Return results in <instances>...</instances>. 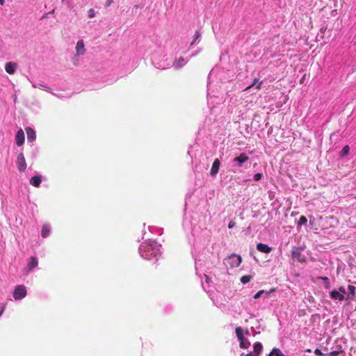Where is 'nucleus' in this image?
Returning <instances> with one entry per match:
<instances>
[{
  "label": "nucleus",
  "mask_w": 356,
  "mask_h": 356,
  "mask_svg": "<svg viewBox=\"0 0 356 356\" xmlns=\"http://www.w3.org/2000/svg\"><path fill=\"white\" fill-rule=\"evenodd\" d=\"M346 290L344 286H340L338 289L332 290L330 293V297L333 300L343 301L346 298Z\"/></svg>",
  "instance_id": "5"
},
{
  "label": "nucleus",
  "mask_w": 356,
  "mask_h": 356,
  "mask_svg": "<svg viewBox=\"0 0 356 356\" xmlns=\"http://www.w3.org/2000/svg\"><path fill=\"white\" fill-rule=\"evenodd\" d=\"M48 15H49V13H47L44 14V15H42V19H44V18L47 17H48Z\"/></svg>",
  "instance_id": "40"
},
{
  "label": "nucleus",
  "mask_w": 356,
  "mask_h": 356,
  "mask_svg": "<svg viewBox=\"0 0 356 356\" xmlns=\"http://www.w3.org/2000/svg\"><path fill=\"white\" fill-rule=\"evenodd\" d=\"M236 335L240 342V348L248 349L250 346V342L244 337V331L241 327L236 328Z\"/></svg>",
  "instance_id": "4"
},
{
  "label": "nucleus",
  "mask_w": 356,
  "mask_h": 356,
  "mask_svg": "<svg viewBox=\"0 0 356 356\" xmlns=\"http://www.w3.org/2000/svg\"><path fill=\"white\" fill-rule=\"evenodd\" d=\"M41 182L42 177L40 175L34 176L30 179V184L35 187H39Z\"/></svg>",
  "instance_id": "18"
},
{
  "label": "nucleus",
  "mask_w": 356,
  "mask_h": 356,
  "mask_svg": "<svg viewBox=\"0 0 356 356\" xmlns=\"http://www.w3.org/2000/svg\"><path fill=\"white\" fill-rule=\"evenodd\" d=\"M350 147L348 145H345L341 151V156H346L349 154Z\"/></svg>",
  "instance_id": "25"
},
{
  "label": "nucleus",
  "mask_w": 356,
  "mask_h": 356,
  "mask_svg": "<svg viewBox=\"0 0 356 356\" xmlns=\"http://www.w3.org/2000/svg\"><path fill=\"white\" fill-rule=\"evenodd\" d=\"M17 68V64L15 62H8L5 65V70L9 74H13Z\"/></svg>",
  "instance_id": "11"
},
{
  "label": "nucleus",
  "mask_w": 356,
  "mask_h": 356,
  "mask_svg": "<svg viewBox=\"0 0 356 356\" xmlns=\"http://www.w3.org/2000/svg\"><path fill=\"white\" fill-rule=\"evenodd\" d=\"M17 165L19 172H24L26 169V163L23 153H19L17 157Z\"/></svg>",
  "instance_id": "8"
},
{
  "label": "nucleus",
  "mask_w": 356,
  "mask_h": 356,
  "mask_svg": "<svg viewBox=\"0 0 356 356\" xmlns=\"http://www.w3.org/2000/svg\"><path fill=\"white\" fill-rule=\"evenodd\" d=\"M348 293L346 296V300H351L354 298L355 295V287L353 285H348Z\"/></svg>",
  "instance_id": "21"
},
{
  "label": "nucleus",
  "mask_w": 356,
  "mask_h": 356,
  "mask_svg": "<svg viewBox=\"0 0 356 356\" xmlns=\"http://www.w3.org/2000/svg\"><path fill=\"white\" fill-rule=\"evenodd\" d=\"M51 231V225L48 223H45L42 225V230H41V236L42 238H47L48 237Z\"/></svg>",
  "instance_id": "14"
},
{
  "label": "nucleus",
  "mask_w": 356,
  "mask_h": 356,
  "mask_svg": "<svg viewBox=\"0 0 356 356\" xmlns=\"http://www.w3.org/2000/svg\"><path fill=\"white\" fill-rule=\"evenodd\" d=\"M314 217L310 216V217H309V224H310L311 225H314Z\"/></svg>",
  "instance_id": "36"
},
{
  "label": "nucleus",
  "mask_w": 356,
  "mask_h": 356,
  "mask_svg": "<svg viewBox=\"0 0 356 356\" xmlns=\"http://www.w3.org/2000/svg\"><path fill=\"white\" fill-rule=\"evenodd\" d=\"M31 83L33 88H38L44 90L48 92L50 90V88L49 87H47L43 82H41V81L40 82H35V81H31Z\"/></svg>",
  "instance_id": "20"
},
{
  "label": "nucleus",
  "mask_w": 356,
  "mask_h": 356,
  "mask_svg": "<svg viewBox=\"0 0 356 356\" xmlns=\"http://www.w3.org/2000/svg\"><path fill=\"white\" fill-rule=\"evenodd\" d=\"M197 266H198V263H197V261L195 260V268H196V273H197V274H199V273H198Z\"/></svg>",
  "instance_id": "38"
},
{
  "label": "nucleus",
  "mask_w": 356,
  "mask_h": 356,
  "mask_svg": "<svg viewBox=\"0 0 356 356\" xmlns=\"http://www.w3.org/2000/svg\"><path fill=\"white\" fill-rule=\"evenodd\" d=\"M54 12H55V10H52L51 11L49 12L48 13H49V15H50V14H54Z\"/></svg>",
  "instance_id": "43"
},
{
  "label": "nucleus",
  "mask_w": 356,
  "mask_h": 356,
  "mask_svg": "<svg viewBox=\"0 0 356 356\" xmlns=\"http://www.w3.org/2000/svg\"><path fill=\"white\" fill-rule=\"evenodd\" d=\"M257 249L261 252L269 253L271 251V248L264 243H258L257 245Z\"/></svg>",
  "instance_id": "19"
},
{
  "label": "nucleus",
  "mask_w": 356,
  "mask_h": 356,
  "mask_svg": "<svg viewBox=\"0 0 356 356\" xmlns=\"http://www.w3.org/2000/svg\"><path fill=\"white\" fill-rule=\"evenodd\" d=\"M275 288H272L269 291L260 290L254 296V298L258 299L261 297L264 293H266V297H268L270 293L275 292Z\"/></svg>",
  "instance_id": "16"
},
{
  "label": "nucleus",
  "mask_w": 356,
  "mask_h": 356,
  "mask_svg": "<svg viewBox=\"0 0 356 356\" xmlns=\"http://www.w3.org/2000/svg\"><path fill=\"white\" fill-rule=\"evenodd\" d=\"M330 354L331 356H337V355H338L339 352L334 350V351H332Z\"/></svg>",
  "instance_id": "34"
},
{
  "label": "nucleus",
  "mask_w": 356,
  "mask_h": 356,
  "mask_svg": "<svg viewBox=\"0 0 356 356\" xmlns=\"http://www.w3.org/2000/svg\"><path fill=\"white\" fill-rule=\"evenodd\" d=\"M249 160V156L245 153H241L231 161L232 170L236 172L238 168L243 167Z\"/></svg>",
  "instance_id": "2"
},
{
  "label": "nucleus",
  "mask_w": 356,
  "mask_h": 356,
  "mask_svg": "<svg viewBox=\"0 0 356 356\" xmlns=\"http://www.w3.org/2000/svg\"><path fill=\"white\" fill-rule=\"evenodd\" d=\"M204 277H205V279H206V282H209V280H210V279L209 278V277H208L207 275H205V274H204Z\"/></svg>",
  "instance_id": "39"
},
{
  "label": "nucleus",
  "mask_w": 356,
  "mask_h": 356,
  "mask_svg": "<svg viewBox=\"0 0 356 356\" xmlns=\"http://www.w3.org/2000/svg\"><path fill=\"white\" fill-rule=\"evenodd\" d=\"M355 310L356 311V306H355Z\"/></svg>",
  "instance_id": "44"
},
{
  "label": "nucleus",
  "mask_w": 356,
  "mask_h": 356,
  "mask_svg": "<svg viewBox=\"0 0 356 356\" xmlns=\"http://www.w3.org/2000/svg\"><path fill=\"white\" fill-rule=\"evenodd\" d=\"M26 294V287L23 284H20L15 286L13 293V296L15 300H20L24 298Z\"/></svg>",
  "instance_id": "6"
},
{
  "label": "nucleus",
  "mask_w": 356,
  "mask_h": 356,
  "mask_svg": "<svg viewBox=\"0 0 356 356\" xmlns=\"http://www.w3.org/2000/svg\"><path fill=\"white\" fill-rule=\"evenodd\" d=\"M307 222V218L305 216H302L299 219L298 225L301 226V225L306 224Z\"/></svg>",
  "instance_id": "28"
},
{
  "label": "nucleus",
  "mask_w": 356,
  "mask_h": 356,
  "mask_svg": "<svg viewBox=\"0 0 356 356\" xmlns=\"http://www.w3.org/2000/svg\"><path fill=\"white\" fill-rule=\"evenodd\" d=\"M15 141L17 146H21L24 143V131L20 129L15 134Z\"/></svg>",
  "instance_id": "10"
},
{
  "label": "nucleus",
  "mask_w": 356,
  "mask_h": 356,
  "mask_svg": "<svg viewBox=\"0 0 356 356\" xmlns=\"http://www.w3.org/2000/svg\"><path fill=\"white\" fill-rule=\"evenodd\" d=\"M245 356H254V355L252 353H249L246 354Z\"/></svg>",
  "instance_id": "41"
},
{
  "label": "nucleus",
  "mask_w": 356,
  "mask_h": 356,
  "mask_svg": "<svg viewBox=\"0 0 356 356\" xmlns=\"http://www.w3.org/2000/svg\"><path fill=\"white\" fill-rule=\"evenodd\" d=\"M138 252L145 259L157 261L161 256V245L154 240H148L140 244Z\"/></svg>",
  "instance_id": "1"
},
{
  "label": "nucleus",
  "mask_w": 356,
  "mask_h": 356,
  "mask_svg": "<svg viewBox=\"0 0 356 356\" xmlns=\"http://www.w3.org/2000/svg\"><path fill=\"white\" fill-rule=\"evenodd\" d=\"M95 15L94 9L91 8L88 11V16L89 18H93Z\"/></svg>",
  "instance_id": "29"
},
{
  "label": "nucleus",
  "mask_w": 356,
  "mask_h": 356,
  "mask_svg": "<svg viewBox=\"0 0 356 356\" xmlns=\"http://www.w3.org/2000/svg\"><path fill=\"white\" fill-rule=\"evenodd\" d=\"M242 261V258L236 254H232L224 259V264L227 268H234L239 266Z\"/></svg>",
  "instance_id": "3"
},
{
  "label": "nucleus",
  "mask_w": 356,
  "mask_h": 356,
  "mask_svg": "<svg viewBox=\"0 0 356 356\" xmlns=\"http://www.w3.org/2000/svg\"><path fill=\"white\" fill-rule=\"evenodd\" d=\"M26 135H27V140L29 142H33L36 138V134L35 131L31 127H26L25 129Z\"/></svg>",
  "instance_id": "15"
},
{
  "label": "nucleus",
  "mask_w": 356,
  "mask_h": 356,
  "mask_svg": "<svg viewBox=\"0 0 356 356\" xmlns=\"http://www.w3.org/2000/svg\"><path fill=\"white\" fill-rule=\"evenodd\" d=\"M268 356H284V355L279 348H274Z\"/></svg>",
  "instance_id": "24"
},
{
  "label": "nucleus",
  "mask_w": 356,
  "mask_h": 356,
  "mask_svg": "<svg viewBox=\"0 0 356 356\" xmlns=\"http://www.w3.org/2000/svg\"><path fill=\"white\" fill-rule=\"evenodd\" d=\"M201 32L200 31H196L195 33V35L193 36V39L192 40V42H191V47H193L194 46L195 44H197L200 40V38H201Z\"/></svg>",
  "instance_id": "22"
},
{
  "label": "nucleus",
  "mask_w": 356,
  "mask_h": 356,
  "mask_svg": "<svg viewBox=\"0 0 356 356\" xmlns=\"http://www.w3.org/2000/svg\"><path fill=\"white\" fill-rule=\"evenodd\" d=\"M149 230L151 232H153V233H155V234H157L159 235H161L162 234V232H161V229H159V228H156V227H149Z\"/></svg>",
  "instance_id": "27"
},
{
  "label": "nucleus",
  "mask_w": 356,
  "mask_h": 356,
  "mask_svg": "<svg viewBox=\"0 0 356 356\" xmlns=\"http://www.w3.org/2000/svg\"><path fill=\"white\" fill-rule=\"evenodd\" d=\"M322 279H323V280L325 282H326V283L329 284V279H328L327 277H323Z\"/></svg>",
  "instance_id": "37"
},
{
  "label": "nucleus",
  "mask_w": 356,
  "mask_h": 356,
  "mask_svg": "<svg viewBox=\"0 0 356 356\" xmlns=\"http://www.w3.org/2000/svg\"><path fill=\"white\" fill-rule=\"evenodd\" d=\"M187 60H186L183 57H179L175 60L172 64V67L175 69H179L184 67L186 63Z\"/></svg>",
  "instance_id": "13"
},
{
  "label": "nucleus",
  "mask_w": 356,
  "mask_h": 356,
  "mask_svg": "<svg viewBox=\"0 0 356 356\" xmlns=\"http://www.w3.org/2000/svg\"><path fill=\"white\" fill-rule=\"evenodd\" d=\"M262 176L263 175L261 173H257L254 175V179L255 181H259L261 179Z\"/></svg>",
  "instance_id": "30"
},
{
  "label": "nucleus",
  "mask_w": 356,
  "mask_h": 356,
  "mask_svg": "<svg viewBox=\"0 0 356 356\" xmlns=\"http://www.w3.org/2000/svg\"><path fill=\"white\" fill-rule=\"evenodd\" d=\"M38 265V258L35 257H31L29 259L27 266L24 268V272L26 275L32 272Z\"/></svg>",
  "instance_id": "7"
},
{
  "label": "nucleus",
  "mask_w": 356,
  "mask_h": 356,
  "mask_svg": "<svg viewBox=\"0 0 356 356\" xmlns=\"http://www.w3.org/2000/svg\"><path fill=\"white\" fill-rule=\"evenodd\" d=\"M113 3V0H107L105 6L108 7Z\"/></svg>",
  "instance_id": "35"
},
{
  "label": "nucleus",
  "mask_w": 356,
  "mask_h": 356,
  "mask_svg": "<svg viewBox=\"0 0 356 356\" xmlns=\"http://www.w3.org/2000/svg\"><path fill=\"white\" fill-rule=\"evenodd\" d=\"M262 83H263V81H260V80H259V79L255 78V79H254L253 83H252L251 85H250V86H247V87L245 88V90H250L251 88H252V87H254V86H255V88H256L257 90H259V89H261V84H262Z\"/></svg>",
  "instance_id": "17"
},
{
  "label": "nucleus",
  "mask_w": 356,
  "mask_h": 356,
  "mask_svg": "<svg viewBox=\"0 0 356 356\" xmlns=\"http://www.w3.org/2000/svg\"><path fill=\"white\" fill-rule=\"evenodd\" d=\"M235 225H236L235 222H234L233 220H231V221L229 222L228 228H229V229H232Z\"/></svg>",
  "instance_id": "32"
},
{
  "label": "nucleus",
  "mask_w": 356,
  "mask_h": 356,
  "mask_svg": "<svg viewBox=\"0 0 356 356\" xmlns=\"http://www.w3.org/2000/svg\"><path fill=\"white\" fill-rule=\"evenodd\" d=\"M4 3H5V1H4V0H0V4H1V5H2V6H3V5L4 4Z\"/></svg>",
  "instance_id": "42"
},
{
  "label": "nucleus",
  "mask_w": 356,
  "mask_h": 356,
  "mask_svg": "<svg viewBox=\"0 0 356 356\" xmlns=\"http://www.w3.org/2000/svg\"><path fill=\"white\" fill-rule=\"evenodd\" d=\"M86 52L84 42L82 40H80L77 42L76 45V55L81 56L83 55Z\"/></svg>",
  "instance_id": "12"
},
{
  "label": "nucleus",
  "mask_w": 356,
  "mask_h": 356,
  "mask_svg": "<svg viewBox=\"0 0 356 356\" xmlns=\"http://www.w3.org/2000/svg\"><path fill=\"white\" fill-rule=\"evenodd\" d=\"M220 166V161L218 159H216L212 164L211 169L210 170V175L211 177H216L219 172Z\"/></svg>",
  "instance_id": "9"
},
{
  "label": "nucleus",
  "mask_w": 356,
  "mask_h": 356,
  "mask_svg": "<svg viewBox=\"0 0 356 356\" xmlns=\"http://www.w3.org/2000/svg\"><path fill=\"white\" fill-rule=\"evenodd\" d=\"M253 348H254V352L256 354V355H259L263 350V346H262L261 343H260V342H256L254 344Z\"/></svg>",
  "instance_id": "23"
},
{
  "label": "nucleus",
  "mask_w": 356,
  "mask_h": 356,
  "mask_svg": "<svg viewBox=\"0 0 356 356\" xmlns=\"http://www.w3.org/2000/svg\"><path fill=\"white\" fill-rule=\"evenodd\" d=\"M314 353L315 355H318V356H323L324 355V354L321 352V350L318 348H316L315 350H314Z\"/></svg>",
  "instance_id": "31"
},
{
  "label": "nucleus",
  "mask_w": 356,
  "mask_h": 356,
  "mask_svg": "<svg viewBox=\"0 0 356 356\" xmlns=\"http://www.w3.org/2000/svg\"><path fill=\"white\" fill-rule=\"evenodd\" d=\"M252 277L251 275H244L241 277V282L244 284H247L251 280Z\"/></svg>",
  "instance_id": "26"
},
{
  "label": "nucleus",
  "mask_w": 356,
  "mask_h": 356,
  "mask_svg": "<svg viewBox=\"0 0 356 356\" xmlns=\"http://www.w3.org/2000/svg\"><path fill=\"white\" fill-rule=\"evenodd\" d=\"M5 309H6L5 305H3L2 306L0 307V316L3 314Z\"/></svg>",
  "instance_id": "33"
}]
</instances>
